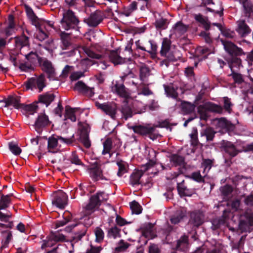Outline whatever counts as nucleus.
<instances>
[{"mask_svg":"<svg viewBox=\"0 0 253 253\" xmlns=\"http://www.w3.org/2000/svg\"><path fill=\"white\" fill-rule=\"evenodd\" d=\"M78 23L79 20L72 11L69 10L63 13L61 24L64 29L68 30L74 28Z\"/></svg>","mask_w":253,"mask_h":253,"instance_id":"obj_1","label":"nucleus"},{"mask_svg":"<svg viewBox=\"0 0 253 253\" xmlns=\"http://www.w3.org/2000/svg\"><path fill=\"white\" fill-rule=\"evenodd\" d=\"M58 140H60L67 144H70L74 141V135H72L70 138H64L61 136H58L57 137L54 136L49 137L48 140L47 147L48 152L54 153L57 151Z\"/></svg>","mask_w":253,"mask_h":253,"instance_id":"obj_2","label":"nucleus"},{"mask_svg":"<svg viewBox=\"0 0 253 253\" xmlns=\"http://www.w3.org/2000/svg\"><path fill=\"white\" fill-rule=\"evenodd\" d=\"M108 199L107 194L104 192H99L91 197L89 203L86 206L87 210H92L97 208L102 203L106 201Z\"/></svg>","mask_w":253,"mask_h":253,"instance_id":"obj_3","label":"nucleus"},{"mask_svg":"<svg viewBox=\"0 0 253 253\" xmlns=\"http://www.w3.org/2000/svg\"><path fill=\"white\" fill-rule=\"evenodd\" d=\"M81 231L80 232H77L75 233L76 236L72 237L69 238V237L64 235L62 234L58 233H52L51 234V238L54 240L55 243L57 242H68L71 240L72 238L74 239L76 237H78L79 238H81L83 236L85 235V228L83 225H80V228Z\"/></svg>","mask_w":253,"mask_h":253,"instance_id":"obj_4","label":"nucleus"},{"mask_svg":"<svg viewBox=\"0 0 253 253\" xmlns=\"http://www.w3.org/2000/svg\"><path fill=\"white\" fill-rule=\"evenodd\" d=\"M44 82V77L42 75L38 77L31 78L26 84V89H33L37 88L39 89L40 91H41L45 86Z\"/></svg>","mask_w":253,"mask_h":253,"instance_id":"obj_5","label":"nucleus"},{"mask_svg":"<svg viewBox=\"0 0 253 253\" xmlns=\"http://www.w3.org/2000/svg\"><path fill=\"white\" fill-rule=\"evenodd\" d=\"M53 195L52 204L59 208H64L68 202V197L66 193L62 190H58L54 192Z\"/></svg>","mask_w":253,"mask_h":253,"instance_id":"obj_6","label":"nucleus"},{"mask_svg":"<svg viewBox=\"0 0 253 253\" xmlns=\"http://www.w3.org/2000/svg\"><path fill=\"white\" fill-rule=\"evenodd\" d=\"M95 104L98 108L102 110L107 115H108L113 119L115 118L117 109L116 104L113 103L101 104L96 102Z\"/></svg>","mask_w":253,"mask_h":253,"instance_id":"obj_7","label":"nucleus"},{"mask_svg":"<svg viewBox=\"0 0 253 253\" xmlns=\"http://www.w3.org/2000/svg\"><path fill=\"white\" fill-rule=\"evenodd\" d=\"M183 175L181 174H177L174 173L173 176L172 177H168V179L177 178L176 181L177 182V189L179 194L181 196H187L191 195L189 190L184 185V180L182 179Z\"/></svg>","mask_w":253,"mask_h":253,"instance_id":"obj_8","label":"nucleus"},{"mask_svg":"<svg viewBox=\"0 0 253 253\" xmlns=\"http://www.w3.org/2000/svg\"><path fill=\"white\" fill-rule=\"evenodd\" d=\"M155 164V161L154 160H151L146 166L144 167L143 169L140 170H135L131 175L130 178V182L132 185L139 184L140 178L143 174L144 172L148 169L149 166H153Z\"/></svg>","mask_w":253,"mask_h":253,"instance_id":"obj_9","label":"nucleus"},{"mask_svg":"<svg viewBox=\"0 0 253 253\" xmlns=\"http://www.w3.org/2000/svg\"><path fill=\"white\" fill-rule=\"evenodd\" d=\"M50 122L48 117L44 113L40 114L35 123V127L38 132H40L42 128L49 125Z\"/></svg>","mask_w":253,"mask_h":253,"instance_id":"obj_10","label":"nucleus"},{"mask_svg":"<svg viewBox=\"0 0 253 253\" xmlns=\"http://www.w3.org/2000/svg\"><path fill=\"white\" fill-rule=\"evenodd\" d=\"M224 49L231 55L239 56L244 53L242 49L238 47L234 43L228 41H222Z\"/></svg>","mask_w":253,"mask_h":253,"instance_id":"obj_11","label":"nucleus"},{"mask_svg":"<svg viewBox=\"0 0 253 253\" xmlns=\"http://www.w3.org/2000/svg\"><path fill=\"white\" fill-rule=\"evenodd\" d=\"M156 126H151L150 125H146L145 126H136L132 127L134 132L140 135H147L150 133L154 132Z\"/></svg>","mask_w":253,"mask_h":253,"instance_id":"obj_12","label":"nucleus"},{"mask_svg":"<svg viewBox=\"0 0 253 253\" xmlns=\"http://www.w3.org/2000/svg\"><path fill=\"white\" fill-rule=\"evenodd\" d=\"M188 28V26L184 25L181 22H178L172 27L170 36L179 37L187 31Z\"/></svg>","mask_w":253,"mask_h":253,"instance_id":"obj_13","label":"nucleus"},{"mask_svg":"<svg viewBox=\"0 0 253 253\" xmlns=\"http://www.w3.org/2000/svg\"><path fill=\"white\" fill-rule=\"evenodd\" d=\"M45 23L46 24L42 25L40 23L39 25H35L38 29L36 33V38L41 41L44 40L47 37V35L44 29L47 31L49 27H52V25L49 22L45 21Z\"/></svg>","mask_w":253,"mask_h":253,"instance_id":"obj_14","label":"nucleus"},{"mask_svg":"<svg viewBox=\"0 0 253 253\" xmlns=\"http://www.w3.org/2000/svg\"><path fill=\"white\" fill-rule=\"evenodd\" d=\"M242 6L244 16L248 18H253V0H244Z\"/></svg>","mask_w":253,"mask_h":253,"instance_id":"obj_15","label":"nucleus"},{"mask_svg":"<svg viewBox=\"0 0 253 253\" xmlns=\"http://www.w3.org/2000/svg\"><path fill=\"white\" fill-rule=\"evenodd\" d=\"M102 19L103 13L100 11H96L87 19V23L90 26L95 27L102 21Z\"/></svg>","mask_w":253,"mask_h":253,"instance_id":"obj_16","label":"nucleus"},{"mask_svg":"<svg viewBox=\"0 0 253 253\" xmlns=\"http://www.w3.org/2000/svg\"><path fill=\"white\" fill-rule=\"evenodd\" d=\"M74 89L84 93L90 97L94 94V88L87 86L81 81H79L76 84Z\"/></svg>","mask_w":253,"mask_h":253,"instance_id":"obj_17","label":"nucleus"},{"mask_svg":"<svg viewBox=\"0 0 253 253\" xmlns=\"http://www.w3.org/2000/svg\"><path fill=\"white\" fill-rule=\"evenodd\" d=\"M24 7L26 11L27 14L29 17V19L31 20L32 24L34 25H39V24H40V23L42 25L46 24L45 23V21L39 19L35 15L33 10L30 7H29L27 5H25Z\"/></svg>","mask_w":253,"mask_h":253,"instance_id":"obj_18","label":"nucleus"},{"mask_svg":"<svg viewBox=\"0 0 253 253\" xmlns=\"http://www.w3.org/2000/svg\"><path fill=\"white\" fill-rule=\"evenodd\" d=\"M142 233L144 236L149 239H153L156 236L154 225L151 223L146 224L142 229Z\"/></svg>","mask_w":253,"mask_h":253,"instance_id":"obj_19","label":"nucleus"},{"mask_svg":"<svg viewBox=\"0 0 253 253\" xmlns=\"http://www.w3.org/2000/svg\"><path fill=\"white\" fill-rule=\"evenodd\" d=\"M203 217L204 215L201 212H192L190 215L189 223L194 226H200L203 222Z\"/></svg>","mask_w":253,"mask_h":253,"instance_id":"obj_20","label":"nucleus"},{"mask_svg":"<svg viewBox=\"0 0 253 253\" xmlns=\"http://www.w3.org/2000/svg\"><path fill=\"white\" fill-rule=\"evenodd\" d=\"M15 43L16 47L20 50L22 47L29 45V39L24 35L16 37L15 38Z\"/></svg>","mask_w":253,"mask_h":253,"instance_id":"obj_21","label":"nucleus"},{"mask_svg":"<svg viewBox=\"0 0 253 253\" xmlns=\"http://www.w3.org/2000/svg\"><path fill=\"white\" fill-rule=\"evenodd\" d=\"M42 70L47 74L48 78H53L55 76V70L51 62L48 61H44L42 63Z\"/></svg>","mask_w":253,"mask_h":253,"instance_id":"obj_22","label":"nucleus"},{"mask_svg":"<svg viewBox=\"0 0 253 253\" xmlns=\"http://www.w3.org/2000/svg\"><path fill=\"white\" fill-rule=\"evenodd\" d=\"M238 28L237 31L242 37L245 36L251 32L249 26L246 24L244 20L238 21Z\"/></svg>","mask_w":253,"mask_h":253,"instance_id":"obj_23","label":"nucleus"},{"mask_svg":"<svg viewBox=\"0 0 253 253\" xmlns=\"http://www.w3.org/2000/svg\"><path fill=\"white\" fill-rule=\"evenodd\" d=\"M90 175L95 180L107 179L102 174V169L99 166L94 167L90 169Z\"/></svg>","mask_w":253,"mask_h":253,"instance_id":"obj_24","label":"nucleus"},{"mask_svg":"<svg viewBox=\"0 0 253 253\" xmlns=\"http://www.w3.org/2000/svg\"><path fill=\"white\" fill-rule=\"evenodd\" d=\"M117 94L121 97L128 98L129 96L128 90L122 84H116L115 86Z\"/></svg>","mask_w":253,"mask_h":253,"instance_id":"obj_25","label":"nucleus"},{"mask_svg":"<svg viewBox=\"0 0 253 253\" xmlns=\"http://www.w3.org/2000/svg\"><path fill=\"white\" fill-rule=\"evenodd\" d=\"M54 95L52 93H46L39 96V102L45 104L46 106L54 100Z\"/></svg>","mask_w":253,"mask_h":253,"instance_id":"obj_26","label":"nucleus"},{"mask_svg":"<svg viewBox=\"0 0 253 253\" xmlns=\"http://www.w3.org/2000/svg\"><path fill=\"white\" fill-rule=\"evenodd\" d=\"M224 150L230 156L233 157L236 156L239 151L231 142H227L224 146Z\"/></svg>","mask_w":253,"mask_h":253,"instance_id":"obj_27","label":"nucleus"},{"mask_svg":"<svg viewBox=\"0 0 253 253\" xmlns=\"http://www.w3.org/2000/svg\"><path fill=\"white\" fill-rule=\"evenodd\" d=\"M188 245V238L184 235L178 240L176 248L177 250L184 251L187 249Z\"/></svg>","mask_w":253,"mask_h":253,"instance_id":"obj_28","label":"nucleus"},{"mask_svg":"<svg viewBox=\"0 0 253 253\" xmlns=\"http://www.w3.org/2000/svg\"><path fill=\"white\" fill-rule=\"evenodd\" d=\"M5 106H13L15 108H19L21 104L18 97H9L5 100Z\"/></svg>","mask_w":253,"mask_h":253,"instance_id":"obj_29","label":"nucleus"},{"mask_svg":"<svg viewBox=\"0 0 253 253\" xmlns=\"http://www.w3.org/2000/svg\"><path fill=\"white\" fill-rule=\"evenodd\" d=\"M109 58L111 61L115 65L121 64L124 62V59L121 57L116 51H111L110 53Z\"/></svg>","mask_w":253,"mask_h":253,"instance_id":"obj_30","label":"nucleus"},{"mask_svg":"<svg viewBox=\"0 0 253 253\" xmlns=\"http://www.w3.org/2000/svg\"><path fill=\"white\" fill-rule=\"evenodd\" d=\"M205 108L211 112L217 113H221L223 111L222 107L212 103H207L205 105Z\"/></svg>","mask_w":253,"mask_h":253,"instance_id":"obj_31","label":"nucleus"},{"mask_svg":"<svg viewBox=\"0 0 253 253\" xmlns=\"http://www.w3.org/2000/svg\"><path fill=\"white\" fill-rule=\"evenodd\" d=\"M60 38L62 42L63 49L68 48L71 45L70 34L62 32L60 33Z\"/></svg>","mask_w":253,"mask_h":253,"instance_id":"obj_32","label":"nucleus"},{"mask_svg":"<svg viewBox=\"0 0 253 253\" xmlns=\"http://www.w3.org/2000/svg\"><path fill=\"white\" fill-rule=\"evenodd\" d=\"M168 24V20L162 17L157 18L155 23V25L158 29H165L167 28Z\"/></svg>","mask_w":253,"mask_h":253,"instance_id":"obj_33","label":"nucleus"},{"mask_svg":"<svg viewBox=\"0 0 253 253\" xmlns=\"http://www.w3.org/2000/svg\"><path fill=\"white\" fill-rule=\"evenodd\" d=\"M80 139L82 143L86 148L90 147L91 144L88 138V132L86 130H84L82 131Z\"/></svg>","mask_w":253,"mask_h":253,"instance_id":"obj_34","label":"nucleus"},{"mask_svg":"<svg viewBox=\"0 0 253 253\" xmlns=\"http://www.w3.org/2000/svg\"><path fill=\"white\" fill-rule=\"evenodd\" d=\"M185 215V213L183 211H178L170 218L171 223L174 224L178 223L182 220Z\"/></svg>","mask_w":253,"mask_h":253,"instance_id":"obj_35","label":"nucleus"},{"mask_svg":"<svg viewBox=\"0 0 253 253\" xmlns=\"http://www.w3.org/2000/svg\"><path fill=\"white\" fill-rule=\"evenodd\" d=\"M65 118L66 119H69L73 122H75L76 120L75 116L76 110L73 109L69 106L66 107Z\"/></svg>","mask_w":253,"mask_h":253,"instance_id":"obj_36","label":"nucleus"},{"mask_svg":"<svg viewBox=\"0 0 253 253\" xmlns=\"http://www.w3.org/2000/svg\"><path fill=\"white\" fill-rule=\"evenodd\" d=\"M8 147L10 151L15 155H18L22 152L21 149L19 147L18 144L15 142H9L8 143Z\"/></svg>","mask_w":253,"mask_h":253,"instance_id":"obj_37","label":"nucleus"},{"mask_svg":"<svg viewBox=\"0 0 253 253\" xmlns=\"http://www.w3.org/2000/svg\"><path fill=\"white\" fill-rule=\"evenodd\" d=\"M64 219L60 221H58L55 222V228L63 226L65 225L70 220V213L69 212H65L63 214Z\"/></svg>","mask_w":253,"mask_h":253,"instance_id":"obj_38","label":"nucleus"},{"mask_svg":"<svg viewBox=\"0 0 253 253\" xmlns=\"http://www.w3.org/2000/svg\"><path fill=\"white\" fill-rule=\"evenodd\" d=\"M170 41L167 39L164 40L162 43L161 53L163 56H165L169 51L170 46Z\"/></svg>","mask_w":253,"mask_h":253,"instance_id":"obj_39","label":"nucleus"},{"mask_svg":"<svg viewBox=\"0 0 253 253\" xmlns=\"http://www.w3.org/2000/svg\"><path fill=\"white\" fill-rule=\"evenodd\" d=\"M26 58L28 60L31 64L29 66L27 65V67L29 69L33 68L32 65L34 64L38 60V56L37 55L33 52H30L29 54L26 55Z\"/></svg>","mask_w":253,"mask_h":253,"instance_id":"obj_40","label":"nucleus"},{"mask_svg":"<svg viewBox=\"0 0 253 253\" xmlns=\"http://www.w3.org/2000/svg\"><path fill=\"white\" fill-rule=\"evenodd\" d=\"M150 75L149 68L145 66H142L140 69V77L142 81H145L146 78Z\"/></svg>","mask_w":253,"mask_h":253,"instance_id":"obj_41","label":"nucleus"},{"mask_svg":"<svg viewBox=\"0 0 253 253\" xmlns=\"http://www.w3.org/2000/svg\"><path fill=\"white\" fill-rule=\"evenodd\" d=\"M10 199L9 196H2L0 200V210L8 207Z\"/></svg>","mask_w":253,"mask_h":253,"instance_id":"obj_42","label":"nucleus"},{"mask_svg":"<svg viewBox=\"0 0 253 253\" xmlns=\"http://www.w3.org/2000/svg\"><path fill=\"white\" fill-rule=\"evenodd\" d=\"M112 140L108 138L103 143L104 149L102 152V154L105 155L106 154H109L112 149Z\"/></svg>","mask_w":253,"mask_h":253,"instance_id":"obj_43","label":"nucleus"},{"mask_svg":"<svg viewBox=\"0 0 253 253\" xmlns=\"http://www.w3.org/2000/svg\"><path fill=\"white\" fill-rule=\"evenodd\" d=\"M120 230L117 227H113L108 230V236L113 238H116L120 236Z\"/></svg>","mask_w":253,"mask_h":253,"instance_id":"obj_44","label":"nucleus"},{"mask_svg":"<svg viewBox=\"0 0 253 253\" xmlns=\"http://www.w3.org/2000/svg\"><path fill=\"white\" fill-rule=\"evenodd\" d=\"M137 90L138 94L149 95L152 94V91L149 89V88L143 84L139 85L137 87Z\"/></svg>","mask_w":253,"mask_h":253,"instance_id":"obj_45","label":"nucleus"},{"mask_svg":"<svg viewBox=\"0 0 253 253\" xmlns=\"http://www.w3.org/2000/svg\"><path fill=\"white\" fill-rule=\"evenodd\" d=\"M95 235V240L97 242H101L103 241L104 237V233L103 230L99 227H96L94 230Z\"/></svg>","mask_w":253,"mask_h":253,"instance_id":"obj_46","label":"nucleus"},{"mask_svg":"<svg viewBox=\"0 0 253 253\" xmlns=\"http://www.w3.org/2000/svg\"><path fill=\"white\" fill-rule=\"evenodd\" d=\"M55 244L54 240L51 238V234L47 238V239L43 241L42 249H44L47 247H51Z\"/></svg>","mask_w":253,"mask_h":253,"instance_id":"obj_47","label":"nucleus"},{"mask_svg":"<svg viewBox=\"0 0 253 253\" xmlns=\"http://www.w3.org/2000/svg\"><path fill=\"white\" fill-rule=\"evenodd\" d=\"M130 207L132 213L139 214L141 212L142 208L137 202L133 201L130 203Z\"/></svg>","mask_w":253,"mask_h":253,"instance_id":"obj_48","label":"nucleus"},{"mask_svg":"<svg viewBox=\"0 0 253 253\" xmlns=\"http://www.w3.org/2000/svg\"><path fill=\"white\" fill-rule=\"evenodd\" d=\"M129 246V244L127 242H125L123 240H121L118 244V247L115 249V252H121L126 251Z\"/></svg>","mask_w":253,"mask_h":253,"instance_id":"obj_49","label":"nucleus"},{"mask_svg":"<svg viewBox=\"0 0 253 253\" xmlns=\"http://www.w3.org/2000/svg\"><path fill=\"white\" fill-rule=\"evenodd\" d=\"M215 132L211 127H208L205 129L203 135H205L207 140H212L214 136Z\"/></svg>","mask_w":253,"mask_h":253,"instance_id":"obj_50","label":"nucleus"},{"mask_svg":"<svg viewBox=\"0 0 253 253\" xmlns=\"http://www.w3.org/2000/svg\"><path fill=\"white\" fill-rule=\"evenodd\" d=\"M230 68L232 71L233 70L234 67L239 68L241 64V60L240 58L236 57L231 58L230 62Z\"/></svg>","mask_w":253,"mask_h":253,"instance_id":"obj_51","label":"nucleus"},{"mask_svg":"<svg viewBox=\"0 0 253 253\" xmlns=\"http://www.w3.org/2000/svg\"><path fill=\"white\" fill-rule=\"evenodd\" d=\"M14 17L12 15H10L8 18V26L5 30L6 34L8 35L11 34V30L14 27Z\"/></svg>","mask_w":253,"mask_h":253,"instance_id":"obj_52","label":"nucleus"},{"mask_svg":"<svg viewBox=\"0 0 253 253\" xmlns=\"http://www.w3.org/2000/svg\"><path fill=\"white\" fill-rule=\"evenodd\" d=\"M170 161L175 165H180L184 162V159L182 157L173 155L170 157Z\"/></svg>","mask_w":253,"mask_h":253,"instance_id":"obj_53","label":"nucleus"},{"mask_svg":"<svg viewBox=\"0 0 253 253\" xmlns=\"http://www.w3.org/2000/svg\"><path fill=\"white\" fill-rule=\"evenodd\" d=\"M2 236L5 238V240L4 242L2 247H6L12 239V234L10 231L7 230L2 232Z\"/></svg>","mask_w":253,"mask_h":253,"instance_id":"obj_54","label":"nucleus"},{"mask_svg":"<svg viewBox=\"0 0 253 253\" xmlns=\"http://www.w3.org/2000/svg\"><path fill=\"white\" fill-rule=\"evenodd\" d=\"M117 165L119 167L118 175L119 176H121L123 173L126 172V166L125 163L123 161H119L117 162Z\"/></svg>","mask_w":253,"mask_h":253,"instance_id":"obj_55","label":"nucleus"},{"mask_svg":"<svg viewBox=\"0 0 253 253\" xmlns=\"http://www.w3.org/2000/svg\"><path fill=\"white\" fill-rule=\"evenodd\" d=\"M224 101V108L228 113H231L232 111L231 106L232 104L231 103L230 99L227 97L223 98Z\"/></svg>","mask_w":253,"mask_h":253,"instance_id":"obj_56","label":"nucleus"},{"mask_svg":"<svg viewBox=\"0 0 253 253\" xmlns=\"http://www.w3.org/2000/svg\"><path fill=\"white\" fill-rule=\"evenodd\" d=\"M165 90L167 94L173 98H176L177 96V93L175 89L171 86H167L165 87Z\"/></svg>","mask_w":253,"mask_h":253,"instance_id":"obj_57","label":"nucleus"},{"mask_svg":"<svg viewBox=\"0 0 253 253\" xmlns=\"http://www.w3.org/2000/svg\"><path fill=\"white\" fill-rule=\"evenodd\" d=\"M231 207L232 209L235 211H237L240 209L241 202L239 200H234L228 204Z\"/></svg>","mask_w":253,"mask_h":253,"instance_id":"obj_58","label":"nucleus"},{"mask_svg":"<svg viewBox=\"0 0 253 253\" xmlns=\"http://www.w3.org/2000/svg\"><path fill=\"white\" fill-rule=\"evenodd\" d=\"M161 251L158 245L151 244L148 247V253H160Z\"/></svg>","mask_w":253,"mask_h":253,"instance_id":"obj_59","label":"nucleus"},{"mask_svg":"<svg viewBox=\"0 0 253 253\" xmlns=\"http://www.w3.org/2000/svg\"><path fill=\"white\" fill-rule=\"evenodd\" d=\"M192 178L198 182H204V177L202 176L199 171L193 172L192 174Z\"/></svg>","mask_w":253,"mask_h":253,"instance_id":"obj_60","label":"nucleus"},{"mask_svg":"<svg viewBox=\"0 0 253 253\" xmlns=\"http://www.w3.org/2000/svg\"><path fill=\"white\" fill-rule=\"evenodd\" d=\"M38 109L37 104H30L26 106L25 109L27 111L29 112L30 114H33L36 112Z\"/></svg>","mask_w":253,"mask_h":253,"instance_id":"obj_61","label":"nucleus"},{"mask_svg":"<svg viewBox=\"0 0 253 253\" xmlns=\"http://www.w3.org/2000/svg\"><path fill=\"white\" fill-rule=\"evenodd\" d=\"M85 52L86 54L90 57L96 59H100L101 57V55L96 54L89 49H85Z\"/></svg>","mask_w":253,"mask_h":253,"instance_id":"obj_62","label":"nucleus"},{"mask_svg":"<svg viewBox=\"0 0 253 253\" xmlns=\"http://www.w3.org/2000/svg\"><path fill=\"white\" fill-rule=\"evenodd\" d=\"M84 76V73L81 72H76L73 73L70 76V79L72 81H76Z\"/></svg>","mask_w":253,"mask_h":253,"instance_id":"obj_63","label":"nucleus"},{"mask_svg":"<svg viewBox=\"0 0 253 253\" xmlns=\"http://www.w3.org/2000/svg\"><path fill=\"white\" fill-rule=\"evenodd\" d=\"M101 250L102 248L101 247H96L91 245L90 249L87 250L85 253H100Z\"/></svg>","mask_w":253,"mask_h":253,"instance_id":"obj_64","label":"nucleus"}]
</instances>
